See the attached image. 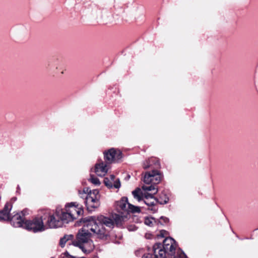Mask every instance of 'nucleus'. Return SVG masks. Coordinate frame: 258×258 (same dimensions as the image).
Listing matches in <instances>:
<instances>
[{"label": "nucleus", "instance_id": "423d86ee", "mask_svg": "<svg viewBox=\"0 0 258 258\" xmlns=\"http://www.w3.org/2000/svg\"><path fill=\"white\" fill-rule=\"evenodd\" d=\"M48 216L46 226L50 228H56L61 226V221L59 218L60 208H57L54 214H51L48 211H45Z\"/></svg>", "mask_w": 258, "mask_h": 258}, {"label": "nucleus", "instance_id": "a211bd4d", "mask_svg": "<svg viewBox=\"0 0 258 258\" xmlns=\"http://www.w3.org/2000/svg\"><path fill=\"white\" fill-rule=\"evenodd\" d=\"M142 189L144 191H155L154 194H156L158 192L157 188L156 187V184H145L142 186Z\"/></svg>", "mask_w": 258, "mask_h": 258}, {"label": "nucleus", "instance_id": "b1692460", "mask_svg": "<svg viewBox=\"0 0 258 258\" xmlns=\"http://www.w3.org/2000/svg\"><path fill=\"white\" fill-rule=\"evenodd\" d=\"M89 181H90L91 183L95 185H99L100 184V182L98 178L93 175H90Z\"/></svg>", "mask_w": 258, "mask_h": 258}, {"label": "nucleus", "instance_id": "bb28decb", "mask_svg": "<svg viewBox=\"0 0 258 258\" xmlns=\"http://www.w3.org/2000/svg\"><path fill=\"white\" fill-rule=\"evenodd\" d=\"M161 219L163 220L164 222L165 223L168 222L169 221V219L166 217H161Z\"/></svg>", "mask_w": 258, "mask_h": 258}, {"label": "nucleus", "instance_id": "c756f323", "mask_svg": "<svg viewBox=\"0 0 258 258\" xmlns=\"http://www.w3.org/2000/svg\"><path fill=\"white\" fill-rule=\"evenodd\" d=\"M79 194H81V192L80 191H79Z\"/></svg>", "mask_w": 258, "mask_h": 258}, {"label": "nucleus", "instance_id": "4468645a", "mask_svg": "<svg viewBox=\"0 0 258 258\" xmlns=\"http://www.w3.org/2000/svg\"><path fill=\"white\" fill-rule=\"evenodd\" d=\"M12 208L11 202L6 204L4 209L0 211V220H8L10 219V212Z\"/></svg>", "mask_w": 258, "mask_h": 258}, {"label": "nucleus", "instance_id": "9b49d317", "mask_svg": "<svg viewBox=\"0 0 258 258\" xmlns=\"http://www.w3.org/2000/svg\"><path fill=\"white\" fill-rule=\"evenodd\" d=\"M104 183L109 188L118 189L121 185L119 178H116L113 175H110L109 177H105L104 179Z\"/></svg>", "mask_w": 258, "mask_h": 258}, {"label": "nucleus", "instance_id": "aec40b11", "mask_svg": "<svg viewBox=\"0 0 258 258\" xmlns=\"http://www.w3.org/2000/svg\"><path fill=\"white\" fill-rule=\"evenodd\" d=\"M169 201V198L164 193H162L159 198L157 199V202L159 203L160 204H165L168 203Z\"/></svg>", "mask_w": 258, "mask_h": 258}, {"label": "nucleus", "instance_id": "f257e3e1", "mask_svg": "<svg viewBox=\"0 0 258 258\" xmlns=\"http://www.w3.org/2000/svg\"><path fill=\"white\" fill-rule=\"evenodd\" d=\"M114 222L111 219L103 216H99L97 219L93 217L86 219L84 225L77 234V239L72 242V244L75 246H80L86 241L91 240L90 238L92 235L103 238L108 235L104 226L113 228Z\"/></svg>", "mask_w": 258, "mask_h": 258}, {"label": "nucleus", "instance_id": "5701e85b", "mask_svg": "<svg viewBox=\"0 0 258 258\" xmlns=\"http://www.w3.org/2000/svg\"><path fill=\"white\" fill-rule=\"evenodd\" d=\"M114 219V222H115V224L117 226H119L122 225V223L124 219V218L122 216H120L119 215H115Z\"/></svg>", "mask_w": 258, "mask_h": 258}, {"label": "nucleus", "instance_id": "6e6552de", "mask_svg": "<svg viewBox=\"0 0 258 258\" xmlns=\"http://www.w3.org/2000/svg\"><path fill=\"white\" fill-rule=\"evenodd\" d=\"M104 159L108 164L118 162L122 158V153L119 150L111 148L104 152Z\"/></svg>", "mask_w": 258, "mask_h": 258}, {"label": "nucleus", "instance_id": "7c9ffc66", "mask_svg": "<svg viewBox=\"0 0 258 258\" xmlns=\"http://www.w3.org/2000/svg\"><path fill=\"white\" fill-rule=\"evenodd\" d=\"M51 258H54V257H51Z\"/></svg>", "mask_w": 258, "mask_h": 258}, {"label": "nucleus", "instance_id": "dca6fc26", "mask_svg": "<svg viewBox=\"0 0 258 258\" xmlns=\"http://www.w3.org/2000/svg\"><path fill=\"white\" fill-rule=\"evenodd\" d=\"M72 217H71L66 210L63 211L61 209H60L59 218L61 221V225L63 223H68L73 221L74 219Z\"/></svg>", "mask_w": 258, "mask_h": 258}, {"label": "nucleus", "instance_id": "0eeeda50", "mask_svg": "<svg viewBox=\"0 0 258 258\" xmlns=\"http://www.w3.org/2000/svg\"><path fill=\"white\" fill-rule=\"evenodd\" d=\"M162 178V174L158 170H153L151 172L145 173L143 181L144 183L147 184H153L156 185L161 181Z\"/></svg>", "mask_w": 258, "mask_h": 258}, {"label": "nucleus", "instance_id": "f03ea898", "mask_svg": "<svg viewBox=\"0 0 258 258\" xmlns=\"http://www.w3.org/2000/svg\"><path fill=\"white\" fill-rule=\"evenodd\" d=\"M176 243L171 237L165 238L162 246L156 243L153 246L154 258H187L185 253L180 249L176 251Z\"/></svg>", "mask_w": 258, "mask_h": 258}, {"label": "nucleus", "instance_id": "cd10ccee", "mask_svg": "<svg viewBox=\"0 0 258 258\" xmlns=\"http://www.w3.org/2000/svg\"><path fill=\"white\" fill-rule=\"evenodd\" d=\"M88 190H89V189L88 188H84L83 190V192L84 193V194H86L87 192H88Z\"/></svg>", "mask_w": 258, "mask_h": 258}, {"label": "nucleus", "instance_id": "393cba45", "mask_svg": "<svg viewBox=\"0 0 258 258\" xmlns=\"http://www.w3.org/2000/svg\"><path fill=\"white\" fill-rule=\"evenodd\" d=\"M23 217V218H25L24 217L26 216V215H29V211L28 210V209H24L23 210V211H22L20 213H19Z\"/></svg>", "mask_w": 258, "mask_h": 258}, {"label": "nucleus", "instance_id": "a878e982", "mask_svg": "<svg viewBox=\"0 0 258 258\" xmlns=\"http://www.w3.org/2000/svg\"><path fill=\"white\" fill-rule=\"evenodd\" d=\"M153 255L151 254H147L146 255H144L142 258H152Z\"/></svg>", "mask_w": 258, "mask_h": 258}, {"label": "nucleus", "instance_id": "9d476101", "mask_svg": "<svg viewBox=\"0 0 258 258\" xmlns=\"http://www.w3.org/2000/svg\"><path fill=\"white\" fill-rule=\"evenodd\" d=\"M144 202L148 207V209L154 213L157 211L158 208L155 205V203L157 202L153 196L150 194L145 195Z\"/></svg>", "mask_w": 258, "mask_h": 258}, {"label": "nucleus", "instance_id": "f3484780", "mask_svg": "<svg viewBox=\"0 0 258 258\" xmlns=\"http://www.w3.org/2000/svg\"><path fill=\"white\" fill-rule=\"evenodd\" d=\"M153 165L155 168H158L160 166L159 162L156 158H151L146 161L143 163V168L146 169L150 166H153Z\"/></svg>", "mask_w": 258, "mask_h": 258}, {"label": "nucleus", "instance_id": "1a4fd4ad", "mask_svg": "<svg viewBox=\"0 0 258 258\" xmlns=\"http://www.w3.org/2000/svg\"><path fill=\"white\" fill-rule=\"evenodd\" d=\"M66 210L74 220L77 219L80 215H82L83 212V210L81 207L77 203H71L68 204L66 206Z\"/></svg>", "mask_w": 258, "mask_h": 258}, {"label": "nucleus", "instance_id": "412c9836", "mask_svg": "<svg viewBox=\"0 0 258 258\" xmlns=\"http://www.w3.org/2000/svg\"><path fill=\"white\" fill-rule=\"evenodd\" d=\"M134 197L137 199L139 201H140L142 199V196L141 195V191L139 188L136 189L132 192Z\"/></svg>", "mask_w": 258, "mask_h": 258}, {"label": "nucleus", "instance_id": "2eb2a0df", "mask_svg": "<svg viewBox=\"0 0 258 258\" xmlns=\"http://www.w3.org/2000/svg\"><path fill=\"white\" fill-rule=\"evenodd\" d=\"M84 252L89 253L92 251L94 248L93 241L91 240L86 241V242L82 243L80 246H78Z\"/></svg>", "mask_w": 258, "mask_h": 258}, {"label": "nucleus", "instance_id": "39448f33", "mask_svg": "<svg viewBox=\"0 0 258 258\" xmlns=\"http://www.w3.org/2000/svg\"><path fill=\"white\" fill-rule=\"evenodd\" d=\"M116 209L120 213H140L141 211L139 207L130 204L126 197H122L116 203Z\"/></svg>", "mask_w": 258, "mask_h": 258}, {"label": "nucleus", "instance_id": "f8f14e48", "mask_svg": "<svg viewBox=\"0 0 258 258\" xmlns=\"http://www.w3.org/2000/svg\"><path fill=\"white\" fill-rule=\"evenodd\" d=\"M11 224L15 227L24 228V223L26 221L25 218H23L20 213H17L10 217Z\"/></svg>", "mask_w": 258, "mask_h": 258}, {"label": "nucleus", "instance_id": "6ab92c4d", "mask_svg": "<svg viewBox=\"0 0 258 258\" xmlns=\"http://www.w3.org/2000/svg\"><path fill=\"white\" fill-rule=\"evenodd\" d=\"M74 236L72 234L65 235L63 237L60 238L59 245L62 247H64L66 242L69 240H72Z\"/></svg>", "mask_w": 258, "mask_h": 258}, {"label": "nucleus", "instance_id": "7ed1b4c3", "mask_svg": "<svg viewBox=\"0 0 258 258\" xmlns=\"http://www.w3.org/2000/svg\"><path fill=\"white\" fill-rule=\"evenodd\" d=\"M99 199L100 195L98 189L90 190V192L86 195L84 201L87 210L92 211L97 208L100 206Z\"/></svg>", "mask_w": 258, "mask_h": 258}, {"label": "nucleus", "instance_id": "c85d7f7f", "mask_svg": "<svg viewBox=\"0 0 258 258\" xmlns=\"http://www.w3.org/2000/svg\"><path fill=\"white\" fill-rule=\"evenodd\" d=\"M16 200H17V198H16V197H13V198H12V199H11V202H15Z\"/></svg>", "mask_w": 258, "mask_h": 258}, {"label": "nucleus", "instance_id": "20e7f679", "mask_svg": "<svg viewBox=\"0 0 258 258\" xmlns=\"http://www.w3.org/2000/svg\"><path fill=\"white\" fill-rule=\"evenodd\" d=\"M24 228L34 233L42 232L46 229L41 217H37L32 220H26L24 223Z\"/></svg>", "mask_w": 258, "mask_h": 258}, {"label": "nucleus", "instance_id": "ddd939ff", "mask_svg": "<svg viewBox=\"0 0 258 258\" xmlns=\"http://www.w3.org/2000/svg\"><path fill=\"white\" fill-rule=\"evenodd\" d=\"M107 164L102 161L96 164L95 172L98 176H103L107 173L109 168Z\"/></svg>", "mask_w": 258, "mask_h": 258}, {"label": "nucleus", "instance_id": "4be33fe9", "mask_svg": "<svg viewBox=\"0 0 258 258\" xmlns=\"http://www.w3.org/2000/svg\"><path fill=\"white\" fill-rule=\"evenodd\" d=\"M144 223L149 226H153L155 223V219L152 217H147L145 219Z\"/></svg>", "mask_w": 258, "mask_h": 258}]
</instances>
